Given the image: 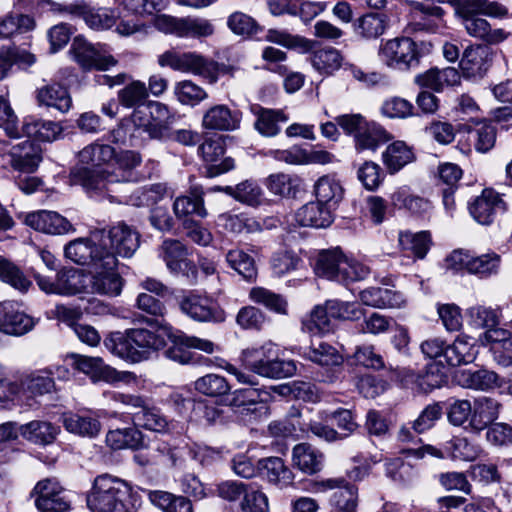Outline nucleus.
I'll return each instance as SVG.
<instances>
[{
    "label": "nucleus",
    "mask_w": 512,
    "mask_h": 512,
    "mask_svg": "<svg viewBox=\"0 0 512 512\" xmlns=\"http://www.w3.org/2000/svg\"><path fill=\"white\" fill-rule=\"evenodd\" d=\"M166 337H173L178 343L198 347L200 351L208 354L213 353L216 347L210 340L188 336L166 325L160 326L156 331L128 329L124 333H111L104 340V346L112 354L132 363H138L147 360L153 352L163 349L166 346Z\"/></svg>",
    "instance_id": "nucleus-1"
},
{
    "label": "nucleus",
    "mask_w": 512,
    "mask_h": 512,
    "mask_svg": "<svg viewBox=\"0 0 512 512\" xmlns=\"http://www.w3.org/2000/svg\"><path fill=\"white\" fill-rule=\"evenodd\" d=\"M113 169L96 171L89 168H76L72 172L73 181L88 192H110V186L126 183L134 178L133 170L142 163V156L133 150L115 151Z\"/></svg>",
    "instance_id": "nucleus-2"
},
{
    "label": "nucleus",
    "mask_w": 512,
    "mask_h": 512,
    "mask_svg": "<svg viewBox=\"0 0 512 512\" xmlns=\"http://www.w3.org/2000/svg\"><path fill=\"white\" fill-rule=\"evenodd\" d=\"M241 361L251 372L270 379L292 377L297 372L296 362L291 359H280L279 349L270 341L244 349Z\"/></svg>",
    "instance_id": "nucleus-3"
},
{
    "label": "nucleus",
    "mask_w": 512,
    "mask_h": 512,
    "mask_svg": "<svg viewBox=\"0 0 512 512\" xmlns=\"http://www.w3.org/2000/svg\"><path fill=\"white\" fill-rule=\"evenodd\" d=\"M130 485L122 479L102 474L94 479L87 495V505L92 512H128Z\"/></svg>",
    "instance_id": "nucleus-4"
},
{
    "label": "nucleus",
    "mask_w": 512,
    "mask_h": 512,
    "mask_svg": "<svg viewBox=\"0 0 512 512\" xmlns=\"http://www.w3.org/2000/svg\"><path fill=\"white\" fill-rule=\"evenodd\" d=\"M161 67H169L175 71L191 73L206 78L213 84L218 80L219 65L196 52H178L168 50L158 57Z\"/></svg>",
    "instance_id": "nucleus-5"
},
{
    "label": "nucleus",
    "mask_w": 512,
    "mask_h": 512,
    "mask_svg": "<svg viewBox=\"0 0 512 512\" xmlns=\"http://www.w3.org/2000/svg\"><path fill=\"white\" fill-rule=\"evenodd\" d=\"M118 259L112 253H105L100 262L90 269L87 293L106 297H117L121 294L124 280L117 271Z\"/></svg>",
    "instance_id": "nucleus-6"
},
{
    "label": "nucleus",
    "mask_w": 512,
    "mask_h": 512,
    "mask_svg": "<svg viewBox=\"0 0 512 512\" xmlns=\"http://www.w3.org/2000/svg\"><path fill=\"white\" fill-rule=\"evenodd\" d=\"M39 288L46 294L73 296L87 293L88 276L83 270L63 268L57 272L54 280L40 274L35 275Z\"/></svg>",
    "instance_id": "nucleus-7"
},
{
    "label": "nucleus",
    "mask_w": 512,
    "mask_h": 512,
    "mask_svg": "<svg viewBox=\"0 0 512 512\" xmlns=\"http://www.w3.org/2000/svg\"><path fill=\"white\" fill-rule=\"evenodd\" d=\"M378 56L390 68L407 70L419 63V54L414 41L408 37L394 38L381 44Z\"/></svg>",
    "instance_id": "nucleus-8"
},
{
    "label": "nucleus",
    "mask_w": 512,
    "mask_h": 512,
    "mask_svg": "<svg viewBox=\"0 0 512 512\" xmlns=\"http://www.w3.org/2000/svg\"><path fill=\"white\" fill-rule=\"evenodd\" d=\"M101 232V246L104 253H112L117 258L131 257L139 247V233L124 222L112 226L107 232Z\"/></svg>",
    "instance_id": "nucleus-9"
},
{
    "label": "nucleus",
    "mask_w": 512,
    "mask_h": 512,
    "mask_svg": "<svg viewBox=\"0 0 512 512\" xmlns=\"http://www.w3.org/2000/svg\"><path fill=\"white\" fill-rule=\"evenodd\" d=\"M71 52L75 61L85 70L106 71L118 63V60L105 49L104 45L91 44L80 36L74 38Z\"/></svg>",
    "instance_id": "nucleus-10"
},
{
    "label": "nucleus",
    "mask_w": 512,
    "mask_h": 512,
    "mask_svg": "<svg viewBox=\"0 0 512 512\" xmlns=\"http://www.w3.org/2000/svg\"><path fill=\"white\" fill-rule=\"evenodd\" d=\"M74 369L88 375L93 382L104 381L107 383L130 382L136 376L129 371H117L106 365L100 357H89L79 354L72 355Z\"/></svg>",
    "instance_id": "nucleus-11"
},
{
    "label": "nucleus",
    "mask_w": 512,
    "mask_h": 512,
    "mask_svg": "<svg viewBox=\"0 0 512 512\" xmlns=\"http://www.w3.org/2000/svg\"><path fill=\"white\" fill-rule=\"evenodd\" d=\"M182 313L197 322H223L225 312L210 297L196 292H189L179 300Z\"/></svg>",
    "instance_id": "nucleus-12"
},
{
    "label": "nucleus",
    "mask_w": 512,
    "mask_h": 512,
    "mask_svg": "<svg viewBox=\"0 0 512 512\" xmlns=\"http://www.w3.org/2000/svg\"><path fill=\"white\" fill-rule=\"evenodd\" d=\"M330 498V503L341 512H356L358 504L357 489L343 478H328L315 481L311 490L316 493H323L335 490Z\"/></svg>",
    "instance_id": "nucleus-13"
},
{
    "label": "nucleus",
    "mask_w": 512,
    "mask_h": 512,
    "mask_svg": "<svg viewBox=\"0 0 512 512\" xmlns=\"http://www.w3.org/2000/svg\"><path fill=\"white\" fill-rule=\"evenodd\" d=\"M101 240L102 234L97 231L92 232L87 239H75L66 245L65 256L78 265L89 266L92 269L105 255Z\"/></svg>",
    "instance_id": "nucleus-14"
},
{
    "label": "nucleus",
    "mask_w": 512,
    "mask_h": 512,
    "mask_svg": "<svg viewBox=\"0 0 512 512\" xmlns=\"http://www.w3.org/2000/svg\"><path fill=\"white\" fill-rule=\"evenodd\" d=\"M395 375L403 386L425 393L441 387L447 379L444 368L438 363L429 364L425 373L421 375L408 368L396 369Z\"/></svg>",
    "instance_id": "nucleus-15"
},
{
    "label": "nucleus",
    "mask_w": 512,
    "mask_h": 512,
    "mask_svg": "<svg viewBox=\"0 0 512 512\" xmlns=\"http://www.w3.org/2000/svg\"><path fill=\"white\" fill-rule=\"evenodd\" d=\"M35 505L41 512H66L70 509L63 487L55 479L39 481L34 490Z\"/></svg>",
    "instance_id": "nucleus-16"
},
{
    "label": "nucleus",
    "mask_w": 512,
    "mask_h": 512,
    "mask_svg": "<svg viewBox=\"0 0 512 512\" xmlns=\"http://www.w3.org/2000/svg\"><path fill=\"white\" fill-rule=\"evenodd\" d=\"M36 324V320L20 310L14 302H0V332L21 336L31 331Z\"/></svg>",
    "instance_id": "nucleus-17"
},
{
    "label": "nucleus",
    "mask_w": 512,
    "mask_h": 512,
    "mask_svg": "<svg viewBox=\"0 0 512 512\" xmlns=\"http://www.w3.org/2000/svg\"><path fill=\"white\" fill-rule=\"evenodd\" d=\"M159 256L165 262L168 270L174 274L195 277L196 267L187 258L185 246L178 240L166 239L159 248Z\"/></svg>",
    "instance_id": "nucleus-18"
},
{
    "label": "nucleus",
    "mask_w": 512,
    "mask_h": 512,
    "mask_svg": "<svg viewBox=\"0 0 512 512\" xmlns=\"http://www.w3.org/2000/svg\"><path fill=\"white\" fill-rule=\"evenodd\" d=\"M501 408V403L495 398L488 396L474 398L469 431L480 434L499 418Z\"/></svg>",
    "instance_id": "nucleus-19"
},
{
    "label": "nucleus",
    "mask_w": 512,
    "mask_h": 512,
    "mask_svg": "<svg viewBox=\"0 0 512 512\" xmlns=\"http://www.w3.org/2000/svg\"><path fill=\"white\" fill-rule=\"evenodd\" d=\"M55 373L58 377L66 378L69 371L64 367H56ZM54 372L49 370H39L25 375L21 378L19 385V393L29 396H41L51 393L55 390V382L52 378Z\"/></svg>",
    "instance_id": "nucleus-20"
},
{
    "label": "nucleus",
    "mask_w": 512,
    "mask_h": 512,
    "mask_svg": "<svg viewBox=\"0 0 512 512\" xmlns=\"http://www.w3.org/2000/svg\"><path fill=\"white\" fill-rule=\"evenodd\" d=\"M242 113L231 110L227 105L217 104L205 111L202 126L208 130L235 131L240 127Z\"/></svg>",
    "instance_id": "nucleus-21"
},
{
    "label": "nucleus",
    "mask_w": 512,
    "mask_h": 512,
    "mask_svg": "<svg viewBox=\"0 0 512 512\" xmlns=\"http://www.w3.org/2000/svg\"><path fill=\"white\" fill-rule=\"evenodd\" d=\"M506 204L501 196L493 189H485L476 197L469 207L472 217L482 225L493 222L497 212L504 211Z\"/></svg>",
    "instance_id": "nucleus-22"
},
{
    "label": "nucleus",
    "mask_w": 512,
    "mask_h": 512,
    "mask_svg": "<svg viewBox=\"0 0 512 512\" xmlns=\"http://www.w3.org/2000/svg\"><path fill=\"white\" fill-rule=\"evenodd\" d=\"M25 223L46 234H65L72 229L70 222L54 211L40 210L27 214Z\"/></svg>",
    "instance_id": "nucleus-23"
},
{
    "label": "nucleus",
    "mask_w": 512,
    "mask_h": 512,
    "mask_svg": "<svg viewBox=\"0 0 512 512\" xmlns=\"http://www.w3.org/2000/svg\"><path fill=\"white\" fill-rule=\"evenodd\" d=\"M63 127L60 122L43 120L34 116L25 117L21 126V137L52 142L60 138Z\"/></svg>",
    "instance_id": "nucleus-24"
},
{
    "label": "nucleus",
    "mask_w": 512,
    "mask_h": 512,
    "mask_svg": "<svg viewBox=\"0 0 512 512\" xmlns=\"http://www.w3.org/2000/svg\"><path fill=\"white\" fill-rule=\"evenodd\" d=\"M62 423L69 433L84 438H96L101 431V423L98 417L90 412L64 413Z\"/></svg>",
    "instance_id": "nucleus-25"
},
{
    "label": "nucleus",
    "mask_w": 512,
    "mask_h": 512,
    "mask_svg": "<svg viewBox=\"0 0 512 512\" xmlns=\"http://www.w3.org/2000/svg\"><path fill=\"white\" fill-rule=\"evenodd\" d=\"M293 218L302 227L326 228L333 222L332 211L319 201L301 206L294 213Z\"/></svg>",
    "instance_id": "nucleus-26"
},
{
    "label": "nucleus",
    "mask_w": 512,
    "mask_h": 512,
    "mask_svg": "<svg viewBox=\"0 0 512 512\" xmlns=\"http://www.w3.org/2000/svg\"><path fill=\"white\" fill-rule=\"evenodd\" d=\"M199 150L204 161L209 163L205 172L207 177L213 178L234 168V160L232 158H225L217 163L224 154V147L220 140H206Z\"/></svg>",
    "instance_id": "nucleus-27"
},
{
    "label": "nucleus",
    "mask_w": 512,
    "mask_h": 512,
    "mask_svg": "<svg viewBox=\"0 0 512 512\" xmlns=\"http://www.w3.org/2000/svg\"><path fill=\"white\" fill-rule=\"evenodd\" d=\"M11 167L23 173H33L37 170L42 157L40 148L31 141L25 140L14 146L10 152Z\"/></svg>",
    "instance_id": "nucleus-28"
},
{
    "label": "nucleus",
    "mask_w": 512,
    "mask_h": 512,
    "mask_svg": "<svg viewBox=\"0 0 512 512\" xmlns=\"http://www.w3.org/2000/svg\"><path fill=\"white\" fill-rule=\"evenodd\" d=\"M460 19L470 36L483 40L488 44H498L509 36V33L501 28L491 29L489 22L478 16H467L465 14V17H460Z\"/></svg>",
    "instance_id": "nucleus-29"
},
{
    "label": "nucleus",
    "mask_w": 512,
    "mask_h": 512,
    "mask_svg": "<svg viewBox=\"0 0 512 512\" xmlns=\"http://www.w3.org/2000/svg\"><path fill=\"white\" fill-rule=\"evenodd\" d=\"M455 380L463 388L488 391L500 386L498 375L487 369H464L455 374Z\"/></svg>",
    "instance_id": "nucleus-30"
},
{
    "label": "nucleus",
    "mask_w": 512,
    "mask_h": 512,
    "mask_svg": "<svg viewBox=\"0 0 512 512\" xmlns=\"http://www.w3.org/2000/svg\"><path fill=\"white\" fill-rule=\"evenodd\" d=\"M257 470L259 475L269 483L280 487L292 483L293 473L286 467L280 457H267L258 461Z\"/></svg>",
    "instance_id": "nucleus-31"
},
{
    "label": "nucleus",
    "mask_w": 512,
    "mask_h": 512,
    "mask_svg": "<svg viewBox=\"0 0 512 512\" xmlns=\"http://www.w3.org/2000/svg\"><path fill=\"white\" fill-rule=\"evenodd\" d=\"M251 112L256 116L255 129L265 137L276 136L281 128L280 123H286L288 117L282 110L263 108L259 105L251 106Z\"/></svg>",
    "instance_id": "nucleus-32"
},
{
    "label": "nucleus",
    "mask_w": 512,
    "mask_h": 512,
    "mask_svg": "<svg viewBox=\"0 0 512 512\" xmlns=\"http://www.w3.org/2000/svg\"><path fill=\"white\" fill-rule=\"evenodd\" d=\"M205 191L201 186L194 185L190 188V194L179 196L173 203V211L177 218H184L188 215H196L204 218L207 210L204 206Z\"/></svg>",
    "instance_id": "nucleus-33"
},
{
    "label": "nucleus",
    "mask_w": 512,
    "mask_h": 512,
    "mask_svg": "<svg viewBox=\"0 0 512 512\" xmlns=\"http://www.w3.org/2000/svg\"><path fill=\"white\" fill-rule=\"evenodd\" d=\"M460 74L454 67L443 69L431 68L416 77V82L423 87L441 92L445 87L455 86L460 83Z\"/></svg>",
    "instance_id": "nucleus-34"
},
{
    "label": "nucleus",
    "mask_w": 512,
    "mask_h": 512,
    "mask_svg": "<svg viewBox=\"0 0 512 512\" xmlns=\"http://www.w3.org/2000/svg\"><path fill=\"white\" fill-rule=\"evenodd\" d=\"M37 101L40 105L54 108L66 113L72 106V99L68 90L57 83L46 84L37 89Z\"/></svg>",
    "instance_id": "nucleus-35"
},
{
    "label": "nucleus",
    "mask_w": 512,
    "mask_h": 512,
    "mask_svg": "<svg viewBox=\"0 0 512 512\" xmlns=\"http://www.w3.org/2000/svg\"><path fill=\"white\" fill-rule=\"evenodd\" d=\"M387 26L388 18L385 14L369 12L354 21L353 32L361 39L372 40L383 35Z\"/></svg>",
    "instance_id": "nucleus-36"
},
{
    "label": "nucleus",
    "mask_w": 512,
    "mask_h": 512,
    "mask_svg": "<svg viewBox=\"0 0 512 512\" xmlns=\"http://www.w3.org/2000/svg\"><path fill=\"white\" fill-rule=\"evenodd\" d=\"M477 354L475 340L467 335H459L445 348V360L450 366L471 363Z\"/></svg>",
    "instance_id": "nucleus-37"
},
{
    "label": "nucleus",
    "mask_w": 512,
    "mask_h": 512,
    "mask_svg": "<svg viewBox=\"0 0 512 512\" xmlns=\"http://www.w3.org/2000/svg\"><path fill=\"white\" fill-rule=\"evenodd\" d=\"M360 300L374 308H398L404 303L402 294L389 288L371 287L360 293Z\"/></svg>",
    "instance_id": "nucleus-38"
},
{
    "label": "nucleus",
    "mask_w": 512,
    "mask_h": 512,
    "mask_svg": "<svg viewBox=\"0 0 512 512\" xmlns=\"http://www.w3.org/2000/svg\"><path fill=\"white\" fill-rule=\"evenodd\" d=\"M490 54L486 47L476 46L465 49L460 67L467 77H481L489 67Z\"/></svg>",
    "instance_id": "nucleus-39"
},
{
    "label": "nucleus",
    "mask_w": 512,
    "mask_h": 512,
    "mask_svg": "<svg viewBox=\"0 0 512 512\" xmlns=\"http://www.w3.org/2000/svg\"><path fill=\"white\" fill-rule=\"evenodd\" d=\"M391 139V135L375 121H369L356 136L354 148L357 152H375L378 147Z\"/></svg>",
    "instance_id": "nucleus-40"
},
{
    "label": "nucleus",
    "mask_w": 512,
    "mask_h": 512,
    "mask_svg": "<svg viewBox=\"0 0 512 512\" xmlns=\"http://www.w3.org/2000/svg\"><path fill=\"white\" fill-rule=\"evenodd\" d=\"M302 356L323 367L339 368L343 364V356L332 345L326 342L312 343Z\"/></svg>",
    "instance_id": "nucleus-41"
},
{
    "label": "nucleus",
    "mask_w": 512,
    "mask_h": 512,
    "mask_svg": "<svg viewBox=\"0 0 512 512\" xmlns=\"http://www.w3.org/2000/svg\"><path fill=\"white\" fill-rule=\"evenodd\" d=\"M58 432L57 426L44 420H33L19 426L21 436L38 445L51 444L56 439Z\"/></svg>",
    "instance_id": "nucleus-42"
},
{
    "label": "nucleus",
    "mask_w": 512,
    "mask_h": 512,
    "mask_svg": "<svg viewBox=\"0 0 512 512\" xmlns=\"http://www.w3.org/2000/svg\"><path fill=\"white\" fill-rule=\"evenodd\" d=\"M414 154L404 141H394L382 153V161L390 174H395L404 166L411 163Z\"/></svg>",
    "instance_id": "nucleus-43"
},
{
    "label": "nucleus",
    "mask_w": 512,
    "mask_h": 512,
    "mask_svg": "<svg viewBox=\"0 0 512 512\" xmlns=\"http://www.w3.org/2000/svg\"><path fill=\"white\" fill-rule=\"evenodd\" d=\"M314 192L317 201L328 206L331 210L333 206L337 205L342 200L344 189L335 176L324 175L316 181Z\"/></svg>",
    "instance_id": "nucleus-44"
},
{
    "label": "nucleus",
    "mask_w": 512,
    "mask_h": 512,
    "mask_svg": "<svg viewBox=\"0 0 512 512\" xmlns=\"http://www.w3.org/2000/svg\"><path fill=\"white\" fill-rule=\"evenodd\" d=\"M345 256L339 248L321 251L315 265L316 273L329 280L339 281L340 269Z\"/></svg>",
    "instance_id": "nucleus-45"
},
{
    "label": "nucleus",
    "mask_w": 512,
    "mask_h": 512,
    "mask_svg": "<svg viewBox=\"0 0 512 512\" xmlns=\"http://www.w3.org/2000/svg\"><path fill=\"white\" fill-rule=\"evenodd\" d=\"M459 17L478 16L483 14L493 18H503L507 16V8L495 1L489 0H465V2L456 9Z\"/></svg>",
    "instance_id": "nucleus-46"
},
{
    "label": "nucleus",
    "mask_w": 512,
    "mask_h": 512,
    "mask_svg": "<svg viewBox=\"0 0 512 512\" xmlns=\"http://www.w3.org/2000/svg\"><path fill=\"white\" fill-rule=\"evenodd\" d=\"M265 185L270 193L281 198H295L300 191L301 180L286 173H274L267 177Z\"/></svg>",
    "instance_id": "nucleus-47"
},
{
    "label": "nucleus",
    "mask_w": 512,
    "mask_h": 512,
    "mask_svg": "<svg viewBox=\"0 0 512 512\" xmlns=\"http://www.w3.org/2000/svg\"><path fill=\"white\" fill-rule=\"evenodd\" d=\"M292 460L301 471L312 474L321 469L323 455L310 444L300 443L293 448Z\"/></svg>",
    "instance_id": "nucleus-48"
},
{
    "label": "nucleus",
    "mask_w": 512,
    "mask_h": 512,
    "mask_svg": "<svg viewBox=\"0 0 512 512\" xmlns=\"http://www.w3.org/2000/svg\"><path fill=\"white\" fill-rule=\"evenodd\" d=\"M223 192L249 206H259L263 200L261 187L253 180H245L236 186H225Z\"/></svg>",
    "instance_id": "nucleus-49"
},
{
    "label": "nucleus",
    "mask_w": 512,
    "mask_h": 512,
    "mask_svg": "<svg viewBox=\"0 0 512 512\" xmlns=\"http://www.w3.org/2000/svg\"><path fill=\"white\" fill-rule=\"evenodd\" d=\"M133 422L136 426L158 433H164L170 429V422L166 416L158 408L148 405L133 413Z\"/></svg>",
    "instance_id": "nucleus-50"
},
{
    "label": "nucleus",
    "mask_w": 512,
    "mask_h": 512,
    "mask_svg": "<svg viewBox=\"0 0 512 512\" xmlns=\"http://www.w3.org/2000/svg\"><path fill=\"white\" fill-rule=\"evenodd\" d=\"M114 156L115 149L112 146L99 142L85 146L78 153L79 162L92 167H100L104 164H109Z\"/></svg>",
    "instance_id": "nucleus-51"
},
{
    "label": "nucleus",
    "mask_w": 512,
    "mask_h": 512,
    "mask_svg": "<svg viewBox=\"0 0 512 512\" xmlns=\"http://www.w3.org/2000/svg\"><path fill=\"white\" fill-rule=\"evenodd\" d=\"M84 22L93 30H108L116 25L119 14L107 7L89 8L82 12Z\"/></svg>",
    "instance_id": "nucleus-52"
},
{
    "label": "nucleus",
    "mask_w": 512,
    "mask_h": 512,
    "mask_svg": "<svg viewBox=\"0 0 512 512\" xmlns=\"http://www.w3.org/2000/svg\"><path fill=\"white\" fill-rule=\"evenodd\" d=\"M218 225L232 233H254L261 230L260 223L244 213H223L218 216Z\"/></svg>",
    "instance_id": "nucleus-53"
},
{
    "label": "nucleus",
    "mask_w": 512,
    "mask_h": 512,
    "mask_svg": "<svg viewBox=\"0 0 512 512\" xmlns=\"http://www.w3.org/2000/svg\"><path fill=\"white\" fill-rule=\"evenodd\" d=\"M445 452L454 459L474 461L482 452L481 446L466 437H454L445 444Z\"/></svg>",
    "instance_id": "nucleus-54"
},
{
    "label": "nucleus",
    "mask_w": 512,
    "mask_h": 512,
    "mask_svg": "<svg viewBox=\"0 0 512 512\" xmlns=\"http://www.w3.org/2000/svg\"><path fill=\"white\" fill-rule=\"evenodd\" d=\"M265 40L288 49H297L301 53H307L314 47L312 40L297 35H291L286 31L277 29H269L265 35Z\"/></svg>",
    "instance_id": "nucleus-55"
},
{
    "label": "nucleus",
    "mask_w": 512,
    "mask_h": 512,
    "mask_svg": "<svg viewBox=\"0 0 512 512\" xmlns=\"http://www.w3.org/2000/svg\"><path fill=\"white\" fill-rule=\"evenodd\" d=\"M173 93L182 105L194 107L208 98V93L191 80L176 82Z\"/></svg>",
    "instance_id": "nucleus-56"
},
{
    "label": "nucleus",
    "mask_w": 512,
    "mask_h": 512,
    "mask_svg": "<svg viewBox=\"0 0 512 512\" xmlns=\"http://www.w3.org/2000/svg\"><path fill=\"white\" fill-rule=\"evenodd\" d=\"M35 28V20L26 14H8L0 18V37L9 38L18 33H26Z\"/></svg>",
    "instance_id": "nucleus-57"
},
{
    "label": "nucleus",
    "mask_w": 512,
    "mask_h": 512,
    "mask_svg": "<svg viewBox=\"0 0 512 512\" xmlns=\"http://www.w3.org/2000/svg\"><path fill=\"white\" fill-rule=\"evenodd\" d=\"M448 422L455 427H462L469 431V422L472 421V401L468 399H452L446 407Z\"/></svg>",
    "instance_id": "nucleus-58"
},
{
    "label": "nucleus",
    "mask_w": 512,
    "mask_h": 512,
    "mask_svg": "<svg viewBox=\"0 0 512 512\" xmlns=\"http://www.w3.org/2000/svg\"><path fill=\"white\" fill-rule=\"evenodd\" d=\"M311 65L321 74H332L341 67L342 56L335 48H325L313 52Z\"/></svg>",
    "instance_id": "nucleus-59"
},
{
    "label": "nucleus",
    "mask_w": 512,
    "mask_h": 512,
    "mask_svg": "<svg viewBox=\"0 0 512 512\" xmlns=\"http://www.w3.org/2000/svg\"><path fill=\"white\" fill-rule=\"evenodd\" d=\"M197 392L208 397H220L226 395L231 387L228 381L218 374L210 373L198 378L194 382Z\"/></svg>",
    "instance_id": "nucleus-60"
},
{
    "label": "nucleus",
    "mask_w": 512,
    "mask_h": 512,
    "mask_svg": "<svg viewBox=\"0 0 512 512\" xmlns=\"http://www.w3.org/2000/svg\"><path fill=\"white\" fill-rule=\"evenodd\" d=\"M332 317L328 311L327 303L316 306L308 317L303 319V328L312 334H325L332 330Z\"/></svg>",
    "instance_id": "nucleus-61"
},
{
    "label": "nucleus",
    "mask_w": 512,
    "mask_h": 512,
    "mask_svg": "<svg viewBox=\"0 0 512 512\" xmlns=\"http://www.w3.org/2000/svg\"><path fill=\"white\" fill-rule=\"evenodd\" d=\"M118 101L126 108H136L144 104L148 97L146 84L140 80H133L118 91Z\"/></svg>",
    "instance_id": "nucleus-62"
},
{
    "label": "nucleus",
    "mask_w": 512,
    "mask_h": 512,
    "mask_svg": "<svg viewBox=\"0 0 512 512\" xmlns=\"http://www.w3.org/2000/svg\"><path fill=\"white\" fill-rule=\"evenodd\" d=\"M496 127L490 122H481L469 132V139L479 153L490 151L496 142Z\"/></svg>",
    "instance_id": "nucleus-63"
},
{
    "label": "nucleus",
    "mask_w": 512,
    "mask_h": 512,
    "mask_svg": "<svg viewBox=\"0 0 512 512\" xmlns=\"http://www.w3.org/2000/svg\"><path fill=\"white\" fill-rule=\"evenodd\" d=\"M226 261L233 270L247 280L253 279L257 274L253 257L242 249L229 250Z\"/></svg>",
    "instance_id": "nucleus-64"
}]
</instances>
